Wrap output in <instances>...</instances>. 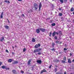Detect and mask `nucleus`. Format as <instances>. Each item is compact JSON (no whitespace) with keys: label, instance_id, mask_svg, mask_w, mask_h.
<instances>
[{"label":"nucleus","instance_id":"nucleus-1","mask_svg":"<svg viewBox=\"0 0 74 74\" xmlns=\"http://www.w3.org/2000/svg\"><path fill=\"white\" fill-rule=\"evenodd\" d=\"M41 49H42L41 48L36 49L34 50V53H36V52H39L41 51Z\"/></svg>","mask_w":74,"mask_h":74},{"label":"nucleus","instance_id":"nucleus-39","mask_svg":"<svg viewBox=\"0 0 74 74\" xmlns=\"http://www.w3.org/2000/svg\"><path fill=\"white\" fill-rule=\"evenodd\" d=\"M51 51H55V49L54 48H53L52 49H51Z\"/></svg>","mask_w":74,"mask_h":74},{"label":"nucleus","instance_id":"nucleus-53","mask_svg":"<svg viewBox=\"0 0 74 74\" xmlns=\"http://www.w3.org/2000/svg\"><path fill=\"white\" fill-rule=\"evenodd\" d=\"M59 10L60 11L61 10V8H59Z\"/></svg>","mask_w":74,"mask_h":74},{"label":"nucleus","instance_id":"nucleus-59","mask_svg":"<svg viewBox=\"0 0 74 74\" xmlns=\"http://www.w3.org/2000/svg\"><path fill=\"white\" fill-rule=\"evenodd\" d=\"M8 23H10V21H9V20L8 21Z\"/></svg>","mask_w":74,"mask_h":74},{"label":"nucleus","instance_id":"nucleus-18","mask_svg":"<svg viewBox=\"0 0 74 74\" xmlns=\"http://www.w3.org/2000/svg\"><path fill=\"white\" fill-rule=\"evenodd\" d=\"M55 43H53L52 44V46L53 48H54L55 47Z\"/></svg>","mask_w":74,"mask_h":74},{"label":"nucleus","instance_id":"nucleus-25","mask_svg":"<svg viewBox=\"0 0 74 74\" xmlns=\"http://www.w3.org/2000/svg\"><path fill=\"white\" fill-rule=\"evenodd\" d=\"M6 66H2V68L3 69H5V68H6Z\"/></svg>","mask_w":74,"mask_h":74},{"label":"nucleus","instance_id":"nucleus-31","mask_svg":"<svg viewBox=\"0 0 74 74\" xmlns=\"http://www.w3.org/2000/svg\"><path fill=\"white\" fill-rule=\"evenodd\" d=\"M56 42V44H59V42L57 40Z\"/></svg>","mask_w":74,"mask_h":74},{"label":"nucleus","instance_id":"nucleus-61","mask_svg":"<svg viewBox=\"0 0 74 74\" xmlns=\"http://www.w3.org/2000/svg\"><path fill=\"white\" fill-rule=\"evenodd\" d=\"M73 15H74V12H73Z\"/></svg>","mask_w":74,"mask_h":74},{"label":"nucleus","instance_id":"nucleus-7","mask_svg":"<svg viewBox=\"0 0 74 74\" xmlns=\"http://www.w3.org/2000/svg\"><path fill=\"white\" fill-rule=\"evenodd\" d=\"M12 61H14L12 59H10L8 60V63H11V62H12Z\"/></svg>","mask_w":74,"mask_h":74},{"label":"nucleus","instance_id":"nucleus-54","mask_svg":"<svg viewBox=\"0 0 74 74\" xmlns=\"http://www.w3.org/2000/svg\"><path fill=\"white\" fill-rule=\"evenodd\" d=\"M67 73L66 72H65L64 74H66Z\"/></svg>","mask_w":74,"mask_h":74},{"label":"nucleus","instance_id":"nucleus-63","mask_svg":"<svg viewBox=\"0 0 74 74\" xmlns=\"http://www.w3.org/2000/svg\"><path fill=\"white\" fill-rule=\"evenodd\" d=\"M29 74H32V73H29Z\"/></svg>","mask_w":74,"mask_h":74},{"label":"nucleus","instance_id":"nucleus-9","mask_svg":"<svg viewBox=\"0 0 74 74\" xmlns=\"http://www.w3.org/2000/svg\"><path fill=\"white\" fill-rule=\"evenodd\" d=\"M27 12L28 13H30V14L31 13H32V12H33V10L31 9H30L29 10H28Z\"/></svg>","mask_w":74,"mask_h":74},{"label":"nucleus","instance_id":"nucleus-22","mask_svg":"<svg viewBox=\"0 0 74 74\" xmlns=\"http://www.w3.org/2000/svg\"><path fill=\"white\" fill-rule=\"evenodd\" d=\"M74 8L73 7H72L71 9V11L72 12L73 11H74Z\"/></svg>","mask_w":74,"mask_h":74},{"label":"nucleus","instance_id":"nucleus-55","mask_svg":"<svg viewBox=\"0 0 74 74\" xmlns=\"http://www.w3.org/2000/svg\"><path fill=\"white\" fill-rule=\"evenodd\" d=\"M12 47L13 48V49H14V46H12Z\"/></svg>","mask_w":74,"mask_h":74},{"label":"nucleus","instance_id":"nucleus-28","mask_svg":"<svg viewBox=\"0 0 74 74\" xmlns=\"http://www.w3.org/2000/svg\"><path fill=\"white\" fill-rule=\"evenodd\" d=\"M54 38L55 40H57V39H58V37H57V36H55L54 37Z\"/></svg>","mask_w":74,"mask_h":74},{"label":"nucleus","instance_id":"nucleus-56","mask_svg":"<svg viewBox=\"0 0 74 74\" xmlns=\"http://www.w3.org/2000/svg\"><path fill=\"white\" fill-rule=\"evenodd\" d=\"M56 67H58V66L57 65H55Z\"/></svg>","mask_w":74,"mask_h":74},{"label":"nucleus","instance_id":"nucleus-41","mask_svg":"<svg viewBox=\"0 0 74 74\" xmlns=\"http://www.w3.org/2000/svg\"><path fill=\"white\" fill-rule=\"evenodd\" d=\"M56 62H57V63H58V62H59V60H57L56 61Z\"/></svg>","mask_w":74,"mask_h":74},{"label":"nucleus","instance_id":"nucleus-11","mask_svg":"<svg viewBox=\"0 0 74 74\" xmlns=\"http://www.w3.org/2000/svg\"><path fill=\"white\" fill-rule=\"evenodd\" d=\"M56 35V32H54L52 34V36L53 37H54Z\"/></svg>","mask_w":74,"mask_h":74},{"label":"nucleus","instance_id":"nucleus-34","mask_svg":"<svg viewBox=\"0 0 74 74\" xmlns=\"http://www.w3.org/2000/svg\"><path fill=\"white\" fill-rule=\"evenodd\" d=\"M62 62L63 63H66V62H65V61L64 60H62Z\"/></svg>","mask_w":74,"mask_h":74},{"label":"nucleus","instance_id":"nucleus-21","mask_svg":"<svg viewBox=\"0 0 74 74\" xmlns=\"http://www.w3.org/2000/svg\"><path fill=\"white\" fill-rule=\"evenodd\" d=\"M63 60H64V61H66V56H64V57Z\"/></svg>","mask_w":74,"mask_h":74},{"label":"nucleus","instance_id":"nucleus-14","mask_svg":"<svg viewBox=\"0 0 74 74\" xmlns=\"http://www.w3.org/2000/svg\"><path fill=\"white\" fill-rule=\"evenodd\" d=\"M32 60L31 59L29 60L27 62V64L28 65L30 64V62H31Z\"/></svg>","mask_w":74,"mask_h":74},{"label":"nucleus","instance_id":"nucleus-15","mask_svg":"<svg viewBox=\"0 0 74 74\" xmlns=\"http://www.w3.org/2000/svg\"><path fill=\"white\" fill-rule=\"evenodd\" d=\"M68 63H71V59H69L68 60Z\"/></svg>","mask_w":74,"mask_h":74},{"label":"nucleus","instance_id":"nucleus-26","mask_svg":"<svg viewBox=\"0 0 74 74\" xmlns=\"http://www.w3.org/2000/svg\"><path fill=\"white\" fill-rule=\"evenodd\" d=\"M51 25L52 26H54L56 25V24L55 23H53L51 24Z\"/></svg>","mask_w":74,"mask_h":74},{"label":"nucleus","instance_id":"nucleus-64","mask_svg":"<svg viewBox=\"0 0 74 74\" xmlns=\"http://www.w3.org/2000/svg\"><path fill=\"white\" fill-rule=\"evenodd\" d=\"M15 47H16V45H15Z\"/></svg>","mask_w":74,"mask_h":74},{"label":"nucleus","instance_id":"nucleus-60","mask_svg":"<svg viewBox=\"0 0 74 74\" xmlns=\"http://www.w3.org/2000/svg\"><path fill=\"white\" fill-rule=\"evenodd\" d=\"M52 6H53V7H54V5H53V4H52Z\"/></svg>","mask_w":74,"mask_h":74},{"label":"nucleus","instance_id":"nucleus-32","mask_svg":"<svg viewBox=\"0 0 74 74\" xmlns=\"http://www.w3.org/2000/svg\"><path fill=\"white\" fill-rule=\"evenodd\" d=\"M26 51V48H24L23 49V52H25Z\"/></svg>","mask_w":74,"mask_h":74},{"label":"nucleus","instance_id":"nucleus-13","mask_svg":"<svg viewBox=\"0 0 74 74\" xmlns=\"http://www.w3.org/2000/svg\"><path fill=\"white\" fill-rule=\"evenodd\" d=\"M36 31L37 34H38L40 32V29H36Z\"/></svg>","mask_w":74,"mask_h":74},{"label":"nucleus","instance_id":"nucleus-44","mask_svg":"<svg viewBox=\"0 0 74 74\" xmlns=\"http://www.w3.org/2000/svg\"><path fill=\"white\" fill-rule=\"evenodd\" d=\"M21 73H22L23 74L24 73V71H22L21 72Z\"/></svg>","mask_w":74,"mask_h":74},{"label":"nucleus","instance_id":"nucleus-37","mask_svg":"<svg viewBox=\"0 0 74 74\" xmlns=\"http://www.w3.org/2000/svg\"><path fill=\"white\" fill-rule=\"evenodd\" d=\"M6 52H7V53H9V51H8V50L7 49L6 50Z\"/></svg>","mask_w":74,"mask_h":74},{"label":"nucleus","instance_id":"nucleus-35","mask_svg":"<svg viewBox=\"0 0 74 74\" xmlns=\"http://www.w3.org/2000/svg\"><path fill=\"white\" fill-rule=\"evenodd\" d=\"M38 55H41V52H39V53H38Z\"/></svg>","mask_w":74,"mask_h":74},{"label":"nucleus","instance_id":"nucleus-51","mask_svg":"<svg viewBox=\"0 0 74 74\" xmlns=\"http://www.w3.org/2000/svg\"><path fill=\"white\" fill-rule=\"evenodd\" d=\"M12 55H14V54H15V53L13 52H12Z\"/></svg>","mask_w":74,"mask_h":74},{"label":"nucleus","instance_id":"nucleus-4","mask_svg":"<svg viewBox=\"0 0 74 74\" xmlns=\"http://www.w3.org/2000/svg\"><path fill=\"white\" fill-rule=\"evenodd\" d=\"M45 72H47V71L45 69H43L41 71V72H40V74H42L43 73H45Z\"/></svg>","mask_w":74,"mask_h":74},{"label":"nucleus","instance_id":"nucleus-46","mask_svg":"<svg viewBox=\"0 0 74 74\" xmlns=\"http://www.w3.org/2000/svg\"><path fill=\"white\" fill-rule=\"evenodd\" d=\"M73 1V0H69V2L70 3H71Z\"/></svg>","mask_w":74,"mask_h":74},{"label":"nucleus","instance_id":"nucleus-50","mask_svg":"<svg viewBox=\"0 0 74 74\" xmlns=\"http://www.w3.org/2000/svg\"><path fill=\"white\" fill-rule=\"evenodd\" d=\"M56 34H57V35H58V34H59V33H58V32H56Z\"/></svg>","mask_w":74,"mask_h":74},{"label":"nucleus","instance_id":"nucleus-62","mask_svg":"<svg viewBox=\"0 0 74 74\" xmlns=\"http://www.w3.org/2000/svg\"><path fill=\"white\" fill-rule=\"evenodd\" d=\"M7 21H8V18H7Z\"/></svg>","mask_w":74,"mask_h":74},{"label":"nucleus","instance_id":"nucleus-3","mask_svg":"<svg viewBox=\"0 0 74 74\" xmlns=\"http://www.w3.org/2000/svg\"><path fill=\"white\" fill-rule=\"evenodd\" d=\"M40 44H36L34 46V47L36 49H37V48H38L40 47Z\"/></svg>","mask_w":74,"mask_h":74},{"label":"nucleus","instance_id":"nucleus-52","mask_svg":"<svg viewBox=\"0 0 74 74\" xmlns=\"http://www.w3.org/2000/svg\"><path fill=\"white\" fill-rule=\"evenodd\" d=\"M18 1H22V0H18Z\"/></svg>","mask_w":74,"mask_h":74},{"label":"nucleus","instance_id":"nucleus-36","mask_svg":"<svg viewBox=\"0 0 74 74\" xmlns=\"http://www.w3.org/2000/svg\"><path fill=\"white\" fill-rule=\"evenodd\" d=\"M64 51H67V49L64 48Z\"/></svg>","mask_w":74,"mask_h":74},{"label":"nucleus","instance_id":"nucleus-23","mask_svg":"<svg viewBox=\"0 0 74 74\" xmlns=\"http://www.w3.org/2000/svg\"><path fill=\"white\" fill-rule=\"evenodd\" d=\"M1 38H2V39H0V41L1 42L3 41L4 40V37H1Z\"/></svg>","mask_w":74,"mask_h":74},{"label":"nucleus","instance_id":"nucleus-6","mask_svg":"<svg viewBox=\"0 0 74 74\" xmlns=\"http://www.w3.org/2000/svg\"><path fill=\"white\" fill-rule=\"evenodd\" d=\"M42 6V5L41 4V3H40L39 5V11H40L41 10V7Z\"/></svg>","mask_w":74,"mask_h":74},{"label":"nucleus","instance_id":"nucleus-49","mask_svg":"<svg viewBox=\"0 0 74 74\" xmlns=\"http://www.w3.org/2000/svg\"><path fill=\"white\" fill-rule=\"evenodd\" d=\"M22 15V16H23V17L25 16V15H24V14H23Z\"/></svg>","mask_w":74,"mask_h":74},{"label":"nucleus","instance_id":"nucleus-43","mask_svg":"<svg viewBox=\"0 0 74 74\" xmlns=\"http://www.w3.org/2000/svg\"><path fill=\"white\" fill-rule=\"evenodd\" d=\"M56 74H62V73H59L57 72L56 73Z\"/></svg>","mask_w":74,"mask_h":74},{"label":"nucleus","instance_id":"nucleus-19","mask_svg":"<svg viewBox=\"0 0 74 74\" xmlns=\"http://www.w3.org/2000/svg\"><path fill=\"white\" fill-rule=\"evenodd\" d=\"M32 41L33 42H36V40L34 38H32Z\"/></svg>","mask_w":74,"mask_h":74},{"label":"nucleus","instance_id":"nucleus-47","mask_svg":"<svg viewBox=\"0 0 74 74\" xmlns=\"http://www.w3.org/2000/svg\"><path fill=\"white\" fill-rule=\"evenodd\" d=\"M69 55L70 56H72V54H71V53L69 54Z\"/></svg>","mask_w":74,"mask_h":74},{"label":"nucleus","instance_id":"nucleus-42","mask_svg":"<svg viewBox=\"0 0 74 74\" xmlns=\"http://www.w3.org/2000/svg\"><path fill=\"white\" fill-rule=\"evenodd\" d=\"M5 69H6V70H9L10 68H6Z\"/></svg>","mask_w":74,"mask_h":74},{"label":"nucleus","instance_id":"nucleus-40","mask_svg":"<svg viewBox=\"0 0 74 74\" xmlns=\"http://www.w3.org/2000/svg\"><path fill=\"white\" fill-rule=\"evenodd\" d=\"M64 0V1L65 3H66V2H67V0Z\"/></svg>","mask_w":74,"mask_h":74},{"label":"nucleus","instance_id":"nucleus-5","mask_svg":"<svg viewBox=\"0 0 74 74\" xmlns=\"http://www.w3.org/2000/svg\"><path fill=\"white\" fill-rule=\"evenodd\" d=\"M39 29L40 31H41V32H45V30H46V29H45L44 28H40Z\"/></svg>","mask_w":74,"mask_h":74},{"label":"nucleus","instance_id":"nucleus-33","mask_svg":"<svg viewBox=\"0 0 74 74\" xmlns=\"http://www.w3.org/2000/svg\"><path fill=\"white\" fill-rule=\"evenodd\" d=\"M59 33H60V34H62V32L61 31H59Z\"/></svg>","mask_w":74,"mask_h":74},{"label":"nucleus","instance_id":"nucleus-24","mask_svg":"<svg viewBox=\"0 0 74 74\" xmlns=\"http://www.w3.org/2000/svg\"><path fill=\"white\" fill-rule=\"evenodd\" d=\"M4 2H5V3H10V1H8L6 0L4 1Z\"/></svg>","mask_w":74,"mask_h":74},{"label":"nucleus","instance_id":"nucleus-2","mask_svg":"<svg viewBox=\"0 0 74 74\" xmlns=\"http://www.w3.org/2000/svg\"><path fill=\"white\" fill-rule=\"evenodd\" d=\"M34 8L35 9V10L37 11L38 10V5L36 3H35L34 4Z\"/></svg>","mask_w":74,"mask_h":74},{"label":"nucleus","instance_id":"nucleus-38","mask_svg":"<svg viewBox=\"0 0 74 74\" xmlns=\"http://www.w3.org/2000/svg\"><path fill=\"white\" fill-rule=\"evenodd\" d=\"M2 63H3L2 62H0V66L1 65V64H2Z\"/></svg>","mask_w":74,"mask_h":74},{"label":"nucleus","instance_id":"nucleus-17","mask_svg":"<svg viewBox=\"0 0 74 74\" xmlns=\"http://www.w3.org/2000/svg\"><path fill=\"white\" fill-rule=\"evenodd\" d=\"M3 14H4V12H2L1 13V16H0L1 18H3Z\"/></svg>","mask_w":74,"mask_h":74},{"label":"nucleus","instance_id":"nucleus-8","mask_svg":"<svg viewBox=\"0 0 74 74\" xmlns=\"http://www.w3.org/2000/svg\"><path fill=\"white\" fill-rule=\"evenodd\" d=\"M36 62L39 64H41L42 63V61L40 60H38L36 61Z\"/></svg>","mask_w":74,"mask_h":74},{"label":"nucleus","instance_id":"nucleus-58","mask_svg":"<svg viewBox=\"0 0 74 74\" xmlns=\"http://www.w3.org/2000/svg\"><path fill=\"white\" fill-rule=\"evenodd\" d=\"M72 62H74V59H73L72 61Z\"/></svg>","mask_w":74,"mask_h":74},{"label":"nucleus","instance_id":"nucleus-16","mask_svg":"<svg viewBox=\"0 0 74 74\" xmlns=\"http://www.w3.org/2000/svg\"><path fill=\"white\" fill-rule=\"evenodd\" d=\"M17 63H18V62L17 61H15L14 62H13L12 64H16Z\"/></svg>","mask_w":74,"mask_h":74},{"label":"nucleus","instance_id":"nucleus-12","mask_svg":"<svg viewBox=\"0 0 74 74\" xmlns=\"http://www.w3.org/2000/svg\"><path fill=\"white\" fill-rule=\"evenodd\" d=\"M4 27H5V29H10V27H9V26L8 25H4Z\"/></svg>","mask_w":74,"mask_h":74},{"label":"nucleus","instance_id":"nucleus-30","mask_svg":"<svg viewBox=\"0 0 74 74\" xmlns=\"http://www.w3.org/2000/svg\"><path fill=\"white\" fill-rule=\"evenodd\" d=\"M60 1L61 3H63V0H60Z\"/></svg>","mask_w":74,"mask_h":74},{"label":"nucleus","instance_id":"nucleus-29","mask_svg":"<svg viewBox=\"0 0 74 74\" xmlns=\"http://www.w3.org/2000/svg\"><path fill=\"white\" fill-rule=\"evenodd\" d=\"M58 70V69H57V68H55L54 69V71L55 72H56Z\"/></svg>","mask_w":74,"mask_h":74},{"label":"nucleus","instance_id":"nucleus-10","mask_svg":"<svg viewBox=\"0 0 74 74\" xmlns=\"http://www.w3.org/2000/svg\"><path fill=\"white\" fill-rule=\"evenodd\" d=\"M12 72L14 74H16V71L15 70H13L12 71Z\"/></svg>","mask_w":74,"mask_h":74},{"label":"nucleus","instance_id":"nucleus-45","mask_svg":"<svg viewBox=\"0 0 74 74\" xmlns=\"http://www.w3.org/2000/svg\"><path fill=\"white\" fill-rule=\"evenodd\" d=\"M52 65H51L49 66V69H51V67L52 66Z\"/></svg>","mask_w":74,"mask_h":74},{"label":"nucleus","instance_id":"nucleus-57","mask_svg":"<svg viewBox=\"0 0 74 74\" xmlns=\"http://www.w3.org/2000/svg\"><path fill=\"white\" fill-rule=\"evenodd\" d=\"M73 23H74V20H73Z\"/></svg>","mask_w":74,"mask_h":74},{"label":"nucleus","instance_id":"nucleus-27","mask_svg":"<svg viewBox=\"0 0 74 74\" xmlns=\"http://www.w3.org/2000/svg\"><path fill=\"white\" fill-rule=\"evenodd\" d=\"M52 35V32H50L49 34V36L50 37H51V35Z\"/></svg>","mask_w":74,"mask_h":74},{"label":"nucleus","instance_id":"nucleus-48","mask_svg":"<svg viewBox=\"0 0 74 74\" xmlns=\"http://www.w3.org/2000/svg\"><path fill=\"white\" fill-rule=\"evenodd\" d=\"M62 43V42H60V43H59V44H61Z\"/></svg>","mask_w":74,"mask_h":74},{"label":"nucleus","instance_id":"nucleus-20","mask_svg":"<svg viewBox=\"0 0 74 74\" xmlns=\"http://www.w3.org/2000/svg\"><path fill=\"white\" fill-rule=\"evenodd\" d=\"M59 16H63V13H60L58 14Z\"/></svg>","mask_w":74,"mask_h":74}]
</instances>
